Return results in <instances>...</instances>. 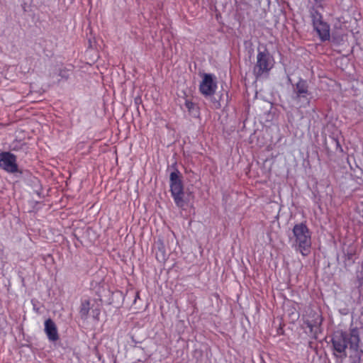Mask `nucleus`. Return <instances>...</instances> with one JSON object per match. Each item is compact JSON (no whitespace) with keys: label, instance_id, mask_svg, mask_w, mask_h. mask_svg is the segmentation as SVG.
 I'll list each match as a JSON object with an SVG mask.
<instances>
[{"label":"nucleus","instance_id":"f257e3e1","mask_svg":"<svg viewBox=\"0 0 363 363\" xmlns=\"http://www.w3.org/2000/svg\"><path fill=\"white\" fill-rule=\"evenodd\" d=\"M332 345L334 350L333 354L341 359L347 357L346 349L353 351H358L360 337L359 330L357 328H351L349 333L344 331H336L332 337Z\"/></svg>","mask_w":363,"mask_h":363},{"label":"nucleus","instance_id":"f03ea898","mask_svg":"<svg viewBox=\"0 0 363 363\" xmlns=\"http://www.w3.org/2000/svg\"><path fill=\"white\" fill-rule=\"evenodd\" d=\"M293 246L303 256H308L311 252L312 233L306 223H299L294 225L292 229Z\"/></svg>","mask_w":363,"mask_h":363},{"label":"nucleus","instance_id":"7ed1b4c3","mask_svg":"<svg viewBox=\"0 0 363 363\" xmlns=\"http://www.w3.org/2000/svg\"><path fill=\"white\" fill-rule=\"evenodd\" d=\"M274 64V58L269 52L265 50L258 52L257 62L253 67V73L257 79L264 74H269Z\"/></svg>","mask_w":363,"mask_h":363},{"label":"nucleus","instance_id":"20e7f679","mask_svg":"<svg viewBox=\"0 0 363 363\" xmlns=\"http://www.w3.org/2000/svg\"><path fill=\"white\" fill-rule=\"evenodd\" d=\"M311 18L314 30L316 31L320 40L325 42L330 40V25L323 20V15L317 10L311 11Z\"/></svg>","mask_w":363,"mask_h":363},{"label":"nucleus","instance_id":"39448f33","mask_svg":"<svg viewBox=\"0 0 363 363\" xmlns=\"http://www.w3.org/2000/svg\"><path fill=\"white\" fill-rule=\"evenodd\" d=\"M169 180L170 192L174 201L177 206L183 208L185 204L184 201V193L182 181L179 176V172L176 171L171 172Z\"/></svg>","mask_w":363,"mask_h":363},{"label":"nucleus","instance_id":"423d86ee","mask_svg":"<svg viewBox=\"0 0 363 363\" xmlns=\"http://www.w3.org/2000/svg\"><path fill=\"white\" fill-rule=\"evenodd\" d=\"M218 88L215 77L211 74H204L199 84V91L205 97H212Z\"/></svg>","mask_w":363,"mask_h":363},{"label":"nucleus","instance_id":"0eeeda50","mask_svg":"<svg viewBox=\"0 0 363 363\" xmlns=\"http://www.w3.org/2000/svg\"><path fill=\"white\" fill-rule=\"evenodd\" d=\"M0 167L6 172L15 174L18 172L17 158L10 152L0 153Z\"/></svg>","mask_w":363,"mask_h":363},{"label":"nucleus","instance_id":"6e6552de","mask_svg":"<svg viewBox=\"0 0 363 363\" xmlns=\"http://www.w3.org/2000/svg\"><path fill=\"white\" fill-rule=\"evenodd\" d=\"M311 320H306L304 324L309 329V333L314 339H317L318 333L321 332L320 327L323 323V317L321 315L313 312Z\"/></svg>","mask_w":363,"mask_h":363},{"label":"nucleus","instance_id":"1a4fd4ad","mask_svg":"<svg viewBox=\"0 0 363 363\" xmlns=\"http://www.w3.org/2000/svg\"><path fill=\"white\" fill-rule=\"evenodd\" d=\"M295 94L296 100H301V99H304L306 101L307 106L309 105L310 100L308 98V95L309 94L308 85L306 80L300 79L298 81L295 85Z\"/></svg>","mask_w":363,"mask_h":363},{"label":"nucleus","instance_id":"9d476101","mask_svg":"<svg viewBox=\"0 0 363 363\" xmlns=\"http://www.w3.org/2000/svg\"><path fill=\"white\" fill-rule=\"evenodd\" d=\"M45 333L48 338V340L51 342H56L59 340V334L57 331V328L55 322L48 318L45 321Z\"/></svg>","mask_w":363,"mask_h":363},{"label":"nucleus","instance_id":"9b49d317","mask_svg":"<svg viewBox=\"0 0 363 363\" xmlns=\"http://www.w3.org/2000/svg\"><path fill=\"white\" fill-rule=\"evenodd\" d=\"M90 311V301L84 300L82 302L79 313L83 318H86Z\"/></svg>","mask_w":363,"mask_h":363},{"label":"nucleus","instance_id":"f8f14e48","mask_svg":"<svg viewBox=\"0 0 363 363\" xmlns=\"http://www.w3.org/2000/svg\"><path fill=\"white\" fill-rule=\"evenodd\" d=\"M184 105L188 111L191 113H194V110L198 109L196 105L189 100H186Z\"/></svg>","mask_w":363,"mask_h":363},{"label":"nucleus","instance_id":"ddd939ff","mask_svg":"<svg viewBox=\"0 0 363 363\" xmlns=\"http://www.w3.org/2000/svg\"><path fill=\"white\" fill-rule=\"evenodd\" d=\"M211 102L213 103L214 108L218 109L221 107V104L219 100H216L215 98H212Z\"/></svg>","mask_w":363,"mask_h":363},{"label":"nucleus","instance_id":"4468645a","mask_svg":"<svg viewBox=\"0 0 363 363\" xmlns=\"http://www.w3.org/2000/svg\"><path fill=\"white\" fill-rule=\"evenodd\" d=\"M99 314H100V311L99 310H97L96 313V317H95L96 319H99Z\"/></svg>","mask_w":363,"mask_h":363},{"label":"nucleus","instance_id":"2eb2a0df","mask_svg":"<svg viewBox=\"0 0 363 363\" xmlns=\"http://www.w3.org/2000/svg\"><path fill=\"white\" fill-rule=\"evenodd\" d=\"M60 76L64 77V75L62 74V72L59 74Z\"/></svg>","mask_w":363,"mask_h":363}]
</instances>
